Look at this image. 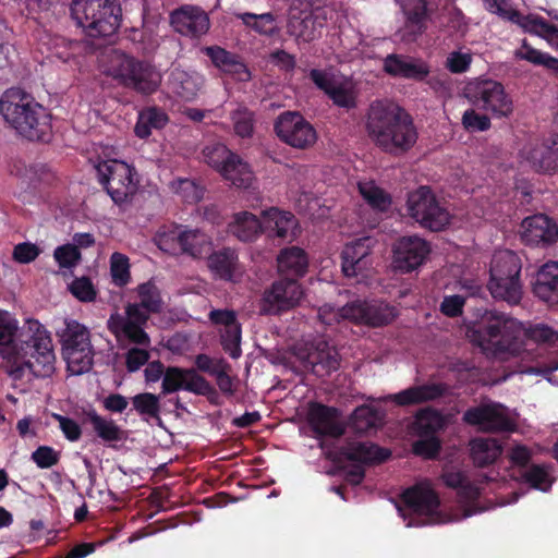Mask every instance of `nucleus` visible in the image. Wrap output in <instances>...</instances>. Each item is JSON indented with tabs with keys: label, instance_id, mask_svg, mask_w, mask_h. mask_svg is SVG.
I'll use <instances>...</instances> for the list:
<instances>
[{
	"label": "nucleus",
	"instance_id": "23",
	"mask_svg": "<svg viewBox=\"0 0 558 558\" xmlns=\"http://www.w3.org/2000/svg\"><path fill=\"white\" fill-rule=\"evenodd\" d=\"M327 23V13L316 8L310 12L293 14L288 24L289 33L305 43L313 41L320 34Z\"/></svg>",
	"mask_w": 558,
	"mask_h": 558
},
{
	"label": "nucleus",
	"instance_id": "7",
	"mask_svg": "<svg viewBox=\"0 0 558 558\" xmlns=\"http://www.w3.org/2000/svg\"><path fill=\"white\" fill-rule=\"evenodd\" d=\"M57 336L68 372L75 376L88 373L95 356L89 329L75 319H65L64 327L57 331Z\"/></svg>",
	"mask_w": 558,
	"mask_h": 558
},
{
	"label": "nucleus",
	"instance_id": "46",
	"mask_svg": "<svg viewBox=\"0 0 558 558\" xmlns=\"http://www.w3.org/2000/svg\"><path fill=\"white\" fill-rule=\"evenodd\" d=\"M407 28L413 35H421L426 29L427 21V1L408 0L405 8Z\"/></svg>",
	"mask_w": 558,
	"mask_h": 558
},
{
	"label": "nucleus",
	"instance_id": "18",
	"mask_svg": "<svg viewBox=\"0 0 558 558\" xmlns=\"http://www.w3.org/2000/svg\"><path fill=\"white\" fill-rule=\"evenodd\" d=\"M181 389L199 396H208L215 391L209 381L199 375L195 368L167 367L161 383L162 395H169Z\"/></svg>",
	"mask_w": 558,
	"mask_h": 558
},
{
	"label": "nucleus",
	"instance_id": "40",
	"mask_svg": "<svg viewBox=\"0 0 558 558\" xmlns=\"http://www.w3.org/2000/svg\"><path fill=\"white\" fill-rule=\"evenodd\" d=\"M532 168L538 172L558 173V137L551 146L533 148L527 156Z\"/></svg>",
	"mask_w": 558,
	"mask_h": 558
},
{
	"label": "nucleus",
	"instance_id": "6",
	"mask_svg": "<svg viewBox=\"0 0 558 558\" xmlns=\"http://www.w3.org/2000/svg\"><path fill=\"white\" fill-rule=\"evenodd\" d=\"M106 73L119 84L141 94H151L159 87L161 75L151 64L138 61L119 50L107 54Z\"/></svg>",
	"mask_w": 558,
	"mask_h": 558
},
{
	"label": "nucleus",
	"instance_id": "11",
	"mask_svg": "<svg viewBox=\"0 0 558 558\" xmlns=\"http://www.w3.org/2000/svg\"><path fill=\"white\" fill-rule=\"evenodd\" d=\"M407 207L409 216L430 231H441L450 222L449 211L440 205L428 186H420L410 193Z\"/></svg>",
	"mask_w": 558,
	"mask_h": 558
},
{
	"label": "nucleus",
	"instance_id": "54",
	"mask_svg": "<svg viewBox=\"0 0 558 558\" xmlns=\"http://www.w3.org/2000/svg\"><path fill=\"white\" fill-rule=\"evenodd\" d=\"M245 25L252 27L262 35L271 36L276 33L275 17L271 13L253 14L242 13L238 15Z\"/></svg>",
	"mask_w": 558,
	"mask_h": 558
},
{
	"label": "nucleus",
	"instance_id": "63",
	"mask_svg": "<svg viewBox=\"0 0 558 558\" xmlns=\"http://www.w3.org/2000/svg\"><path fill=\"white\" fill-rule=\"evenodd\" d=\"M32 460L40 469H49L60 461V452L49 446H39L32 453Z\"/></svg>",
	"mask_w": 558,
	"mask_h": 558
},
{
	"label": "nucleus",
	"instance_id": "60",
	"mask_svg": "<svg viewBox=\"0 0 558 558\" xmlns=\"http://www.w3.org/2000/svg\"><path fill=\"white\" fill-rule=\"evenodd\" d=\"M523 480L533 488L548 490L551 485L548 471L543 465H532L522 473Z\"/></svg>",
	"mask_w": 558,
	"mask_h": 558
},
{
	"label": "nucleus",
	"instance_id": "4",
	"mask_svg": "<svg viewBox=\"0 0 558 558\" xmlns=\"http://www.w3.org/2000/svg\"><path fill=\"white\" fill-rule=\"evenodd\" d=\"M70 12L77 26L93 38L114 35L122 21V9L116 0H73Z\"/></svg>",
	"mask_w": 558,
	"mask_h": 558
},
{
	"label": "nucleus",
	"instance_id": "9",
	"mask_svg": "<svg viewBox=\"0 0 558 558\" xmlns=\"http://www.w3.org/2000/svg\"><path fill=\"white\" fill-rule=\"evenodd\" d=\"M96 170L99 183L113 203L121 208L131 205L140 184L136 170L117 159L99 162Z\"/></svg>",
	"mask_w": 558,
	"mask_h": 558
},
{
	"label": "nucleus",
	"instance_id": "64",
	"mask_svg": "<svg viewBox=\"0 0 558 558\" xmlns=\"http://www.w3.org/2000/svg\"><path fill=\"white\" fill-rule=\"evenodd\" d=\"M149 347L134 345L125 354V365L129 372L138 371L149 360Z\"/></svg>",
	"mask_w": 558,
	"mask_h": 558
},
{
	"label": "nucleus",
	"instance_id": "33",
	"mask_svg": "<svg viewBox=\"0 0 558 558\" xmlns=\"http://www.w3.org/2000/svg\"><path fill=\"white\" fill-rule=\"evenodd\" d=\"M449 390L446 384L432 383L413 386L393 396V401L399 405H412L434 401L444 397Z\"/></svg>",
	"mask_w": 558,
	"mask_h": 558
},
{
	"label": "nucleus",
	"instance_id": "44",
	"mask_svg": "<svg viewBox=\"0 0 558 558\" xmlns=\"http://www.w3.org/2000/svg\"><path fill=\"white\" fill-rule=\"evenodd\" d=\"M221 175L232 185L240 189H247L254 181V174L247 162L243 161L239 155H234Z\"/></svg>",
	"mask_w": 558,
	"mask_h": 558
},
{
	"label": "nucleus",
	"instance_id": "22",
	"mask_svg": "<svg viewBox=\"0 0 558 558\" xmlns=\"http://www.w3.org/2000/svg\"><path fill=\"white\" fill-rule=\"evenodd\" d=\"M374 243L372 238L364 236L344 246L341 267L345 277H355L368 269Z\"/></svg>",
	"mask_w": 558,
	"mask_h": 558
},
{
	"label": "nucleus",
	"instance_id": "32",
	"mask_svg": "<svg viewBox=\"0 0 558 558\" xmlns=\"http://www.w3.org/2000/svg\"><path fill=\"white\" fill-rule=\"evenodd\" d=\"M534 294L547 303H558V263L544 264L535 275L533 281Z\"/></svg>",
	"mask_w": 558,
	"mask_h": 558
},
{
	"label": "nucleus",
	"instance_id": "51",
	"mask_svg": "<svg viewBox=\"0 0 558 558\" xmlns=\"http://www.w3.org/2000/svg\"><path fill=\"white\" fill-rule=\"evenodd\" d=\"M230 119L233 124L235 135L242 138H250L253 136L255 128V114L248 108L239 106L231 111Z\"/></svg>",
	"mask_w": 558,
	"mask_h": 558
},
{
	"label": "nucleus",
	"instance_id": "36",
	"mask_svg": "<svg viewBox=\"0 0 558 558\" xmlns=\"http://www.w3.org/2000/svg\"><path fill=\"white\" fill-rule=\"evenodd\" d=\"M16 332L17 322L8 312L0 311V355L3 359L16 361L24 356L21 354L24 347H19L15 340Z\"/></svg>",
	"mask_w": 558,
	"mask_h": 558
},
{
	"label": "nucleus",
	"instance_id": "56",
	"mask_svg": "<svg viewBox=\"0 0 558 558\" xmlns=\"http://www.w3.org/2000/svg\"><path fill=\"white\" fill-rule=\"evenodd\" d=\"M182 227H174L161 231L156 236V243L160 250L170 254H180L182 243Z\"/></svg>",
	"mask_w": 558,
	"mask_h": 558
},
{
	"label": "nucleus",
	"instance_id": "3",
	"mask_svg": "<svg viewBox=\"0 0 558 558\" xmlns=\"http://www.w3.org/2000/svg\"><path fill=\"white\" fill-rule=\"evenodd\" d=\"M521 332V324L518 320L504 313L485 310L480 322L469 328L468 337L483 351L520 355L522 343L518 340Z\"/></svg>",
	"mask_w": 558,
	"mask_h": 558
},
{
	"label": "nucleus",
	"instance_id": "20",
	"mask_svg": "<svg viewBox=\"0 0 558 558\" xmlns=\"http://www.w3.org/2000/svg\"><path fill=\"white\" fill-rule=\"evenodd\" d=\"M430 252L429 244L416 235L402 236L393 246L395 267L410 272L420 267Z\"/></svg>",
	"mask_w": 558,
	"mask_h": 558
},
{
	"label": "nucleus",
	"instance_id": "55",
	"mask_svg": "<svg viewBox=\"0 0 558 558\" xmlns=\"http://www.w3.org/2000/svg\"><path fill=\"white\" fill-rule=\"evenodd\" d=\"M241 335H242V329H241L240 323L220 330L221 345H222L223 350L232 359H238L242 353V351H241Z\"/></svg>",
	"mask_w": 558,
	"mask_h": 558
},
{
	"label": "nucleus",
	"instance_id": "16",
	"mask_svg": "<svg viewBox=\"0 0 558 558\" xmlns=\"http://www.w3.org/2000/svg\"><path fill=\"white\" fill-rule=\"evenodd\" d=\"M462 421L484 433L511 432L515 428V423L508 415L507 409L492 401L468 409Z\"/></svg>",
	"mask_w": 558,
	"mask_h": 558
},
{
	"label": "nucleus",
	"instance_id": "61",
	"mask_svg": "<svg viewBox=\"0 0 558 558\" xmlns=\"http://www.w3.org/2000/svg\"><path fill=\"white\" fill-rule=\"evenodd\" d=\"M53 257L61 268H72L82 259L80 250L72 244L58 246L53 252Z\"/></svg>",
	"mask_w": 558,
	"mask_h": 558
},
{
	"label": "nucleus",
	"instance_id": "43",
	"mask_svg": "<svg viewBox=\"0 0 558 558\" xmlns=\"http://www.w3.org/2000/svg\"><path fill=\"white\" fill-rule=\"evenodd\" d=\"M168 121V114L162 109L149 107L140 112L134 132L138 137L146 138L151 134L153 129L160 130Z\"/></svg>",
	"mask_w": 558,
	"mask_h": 558
},
{
	"label": "nucleus",
	"instance_id": "41",
	"mask_svg": "<svg viewBox=\"0 0 558 558\" xmlns=\"http://www.w3.org/2000/svg\"><path fill=\"white\" fill-rule=\"evenodd\" d=\"M487 288L494 299L505 301L510 305L519 304L523 294L520 277L506 278L500 282L489 279Z\"/></svg>",
	"mask_w": 558,
	"mask_h": 558
},
{
	"label": "nucleus",
	"instance_id": "45",
	"mask_svg": "<svg viewBox=\"0 0 558 558\" xmlns=\"http://www.w3.org/2000/svg\"><path fill=\"white\" fill-rule=\"evenodd\" d=\"M510 22L520 26L524 32L537 34L547 39L550 32L556 33V26L546 22L543 17L529 14L522 15L518 10L512 12Z\"/></svg>",
	"mask_w": 558,
	"mask_h": 558
},
{
	"label": "nucleus",
	"instance_id": "48",
	"mask_svg": "<svg viewBox=\"0 0 558 558\" xmlns=\"http://www.w3.org/2000/svg\"><path fill=\"white\" fill-rule=\"evenodd\" d=\"M140 303H129L128 305H137L141 311L148 313H159L162 308V299L156 284L151 281L144 282L137 287Z\"/></svg>",
	"mask_w": 558,
	"mask_h": 558
},
{
	"label": "nucleus",
	"instance_id": "29",
	"mask_svg": "<svg viewBox=\"0 0 558 558\" xmlns=\"http://www.w3.org/2000/svg\"><path fill=\"white\" fill-rule=\"evenodd\" d=\"M263 233L268 236L292 240L295 236L296 219L289 211L270 208L263 211Z\"/></svg>",
	"mask_w": 558,
	"mask_h": 558
},
{
	"label": "nucleus",
	"instance_id": "35",
	"mask_svg": "<svg viewBox=\"0 0 558 558\" xmlns=\"http://www.w3.org/2000/svg\"><path fill=\"white\" fill-rule=\"evenodd\" d=\"M521 258L512 251L501 250L494 253L489 266V279L496 281L520 277Z\"/></svg>",
	"mask_w": 558,
	"mask_h": 558
},
{
	"label": "nucleus",
	"instance_id": "12",
	"mask_svg": "<svg viewBox=\"0 0 558 558\" xmlns=\"http://www.w3.org/2000/svg\"><path fill=\"white\" fill-rule=\"evenodd\" d=\"M337 454L339 462H352L344 466L345 480L352 485H359L365 476L364 464L385 461L390 452L368 442H349Z\"/></svg>",
	"mask_w": 558,
	"mask_h": 558
},
{
	"label": "nucleus",
	"instance_id": "1",
	"mask_svg": "<svg viewBox=\"0 0 558 558\" xmlns=\"http://www.w3.org/2000/svg\"><path fill=\"white\" fill-rule=\"evenodd\" d=\"M365 131L375 147L392 157L404 156L418 140L412 116L389 100L371 104L366 113Z\"/></svg>",
	"mask_w": 558,
	"mask_h": 558
},
{
	"label": "nucleus",
	"instance_id": "26",
	"mask_svg": "<svg viewBox=\"0 0 558 558\" xmlns=\"http://www.w3.org/2000/svg\"><path fill=\"white\" fill-rule=\"evenodd\" d=\"M308 423L318 436L339 438L345 432V425L339 418V412L323 404H313L308 412Z\"/></svg>",
	"mask_w": 558,
	"mask_h": 558
},
{
	"label": "nucleus",
	"instance_id": "17",
	"mask_svg": "<svg viewBox=\"0 0 558 558\" xmlns=\"http://www.w3.org/2000/svg\"><path fill=\"white\" fill-rule=\"evenodd\" d=\"M339 314L351 322L371 327L388 325L397 317L393 306L379 301H354L342 306Z\"/></svg>",
	"mask_w": 558,
	"mask_h": 558
},
{
	"label": "nucleus",
	"instance_id": "13",
	"mask_svg": "<svg viewBox=\"0 0 558 558\" xmlns=\"http://www.w3.org/2000/svg\"><path fill=\"white\" fill-rule=\"evenodd\" d=\"M402 500L407 510L416 517L408 522V526L445 522L438 511V496L429 486L420 484L408 488L402 494Z\"/></svg>",
	"mask_w": 558,
	"mask_h": 558
},
{
	"label": "nucleus",
	"instance_id": "37",
	"mask_svg": "<svg viewBox=\"0 0 558 558\" xmlns=\"http://www.w3.org/2000/svg\"><path fill=\"white\" fill-rule=\"evenodd\" d=\"M229 232L242 242H252L263 233L262 221L252 213L239 211L228 225Z\"/></svg>",
	"mask_w": 558,
	"mask_h": 558
},
{
	"label": "nucleus",
	"instance_id": "53",
	"mask_svg": "<svg viewBox=\"0 0 558 558\" xmlns=\"http://www.w3.org/2000/svg\"><path fill=\"white\" fill-rule=\"evenodd\" d=\"M359 191L367 204L376 210L386 211L391 205L390 196L373 182L359 183Z\"/></svg>",
	"mask_w": 558,
	"mask_h": 558
},
{
	"label": "nucleus",
	"instance_id": "2",
	"mask_svg": "<svg viewBox=\"0 0 558 558\" xmlns=\"http://www.w3.org/2000/svg\"><path fill=\"white\" fill-rule=\"evenodd\" d=\"M0 113L20 135L29 141H47L51 134L50 113L20 89H11L3 95Z\"/></svg>",
	"mask_w": 558,
	"mask_h": 558
},
{
	"label": "nucleus",
	"instance_id": "14",
	"mask_svg": "<svg viewBox=\"0 0 558 558\" xmlns=\"http://www.w3.org/2000/svg\"><path fill=\"white\" fill-rule=\"evenodd\" d=\"M274 128L277 136L293 148L307 149L317 141L314 126L295 111H286L279 114Z\"/></svg>",
	"mask_w": 558,
	"mask_h": 558
},
{
	"label": "nucleus",
	"instance_id": "24",
	"mask_svg": "<svg viewBox=\"0 0 558 558\" xmlns=\"http://www.w3.org/2000/svg\"><path fill=\"white\" fill-rule=\"evenodd\" d=\"M203 52L210 59L215 68L220 72L232 76L239 82H248L252 78L251 71L241 56L228 51L220 46L203 48Z\"/></svg>",
	"mask_w": 558,
	"mask_h": 558
},
{
	"label": "nucleus",
	"instance_id": "38",
	"mask_svg": "<svg viewBox=\"0 0 558 558\" xmlns=\"http://www.w3.org/2000/svg\"><path fill=\"white\" fill-rule=\"evenodd\" d=\"M278 271L288 278L302 277L307 269L305 252L296 246L284 248L277 257Z\"/></svg>",
	"mask_w": 558,
	"mask_h": 558
},
{
	"label": "nucleus",
	"instance_id": "30",
	"mask_svg": "<svg viewBox=\"0 0 558 558\" xmlns=\"http://www.w3.org/2000/svg\"><path fill=\"white\" fill-rule=\"evenodd\" d=\"M169 88L185 101L194 100L204 85V77L195 72L174 68L169 76Z\"/></svg>",
	"mask_w": 558,
	"mask_h": 558
},
{
	"label": "nucleus",
	"instance_id": "59",
	"mask_svg": "<svg viewBox=\"0 0 558 558\" xmlns=\"http://www.w3.org/2000/svg\"><path fill=\"white\" fill-rule=\"evenodd\" d=\"M327 95L338 107L349 110L356 106L353 88L347 83L337 82Z\"/></svg>",
	"mask_w": 558,
	"mask_h": 558
},
{
	"label": "nucleus",
	"instance_id": "52",
	"mask_svg": "<svg viewBox=\"0 0 558 558\" xmlns=\"http://www.w3.org/2000/svg\"><path fill=\"white\" fill-rule=\"evenodd\" d=\"M380 411L368 405H362L355 409L352 415V425L359 433H366L376 427L381 422Z\"/></svg>",
	"mask_w": 558,
	"mask_h": 558
},
{
	"label": "nucleus",
	"instance_id": "31",
	"mask_svg": "<svg viewBox=\"0 0 558 558\" xmlns=\"http://www.w3.org/2000/svg\"><path fill=\"white\" fill-rule=\"evenodd\" d=\"M207 267L215 277L226 281H234L242 272L238 253L230 247L213 252L207 257Z\"/></svg>",
	"mask_w": 558,
	"mask_h": 558
},
{
	"label": "nucleus",
	"instance_id": "27",
	"mask_svg": "<svg viewBox=\"0 0 558 558\" xmlns=\"http://www.w3.org/2000/svg\"><path fill=\"white\" fill-rule=\"evenodd\" d=\"M384 71L393 77L414 81H423L430 72L424 61L397 53L384 59Z\"/></svg>",
	"mask_w": 558,
	"mask_h": 558
},
{
	"label": "nucleus",
	"instance_id": "34",
	"mask_svg": "<svg viewBox=\"0 0 558 558\" xmlns=\"http://www.w3.org/2000/svg\"><path fill=\"white\" fill-rule=\"evenodd\" d=\"M339 366L340 359L337 350L326 342L319 343L316 350L307 355L306 367L319 377L329 375L337 371Z\"/></svg>",
	"mask_w": 558,
	"mask_h": 558
},
{
	"label": "nucleus",
	"instance_id": "49",
	"mask_svg": "<svg viewBox=\"0 0 558 558\" xmlns=\"http://www.w3.org/2000/svg\"><path fill=\"white\" fill-rule=\"evenodd\" d=\"M444 426L445 418L437 410L423 409L416 414L415 429L420 436H435Z\"/></svg>",
	"mask_w": 558,
	"mask_h": 558
},
{
	"label": "nucleus",
	"instance_id": "42",
	"mask_svg": "<svg viewBox=\"0 0 558 558\" xmlns=\"http://www.w3.org/2000/svg\"><path fill=\"white\" fill-rule=\"evenodd\" d=\"M210 238L199 229H183L180 254L201 258L210 251Z\"/></svg>",
	"mask_w": 558,
	"mask_h": 558
},
{
	"label": "nucleus",
	"instance_id": "5",
	"mask_svg": "<svg viewBox=\"0 0 558 558\" xmlns=\"http://www.w3.org/2000/svg\"><path fill=\"white\" fill-rule=\"evenodd\" d=\"M106 73L119 84L141 94H151L159 87L161 75L151 64L138 61L119 50L107 54Z\"/></svg>",
	"mask_w": 558,
	"mask_h": 558
},
{
	"label": "nucleus",
	"instance_id": "62",
	"mask_svg": "<svg viewBox=\"0 0 558 558\" xmlns=\"http://www.w3.org/2000/svg\"><path fill=\"white\" fill-rule=\"evenodd\" d=\"M69 289L81 302H93L96 299L97 292L88 277L76 278Z\"/></svg>",
	"mask_w": 558,
	"mask_h": 558
},
{
	"label": "nucleus",
	"instance_id": "58",
	"mask_svg": "<svg viewBox=\"0 0 558 558\" xmlns=\"http://www.w3.org/2000/svg\"><path fill=\"white\" fill-rule=\"evenodd\" d=\"M523 333L527 340L535 343H542L548 347H558V331L547 325L537 324L526 329Z\"/></svg>",
	"mask_w": 558,
	"mask_h": 558
},
{
	"label": "nucleus",
	"instance_id": "28",
	"mask_svg": "<svg viewBox=\"0 0 558 558\" xmlns=\"http://www.w3.org/2000/svg\"><path fill=\"white\" fill-rule=\"evenodd\" d=\"M84 423L89 424L94 434L112 447H114V444L128 439V430L123 429L111 417L98 414L94 409L84 412Z\"/></svg>",
	"mask_w": 558,
	"mask_h": 558
},
{
	"label": "nucleus",
	"instance_id": "57",
	"mask_svg": "<svg viewBox=\"0 0 558 558\" xmlns=\"http://www.w3.org/2000/svg\"><path fill=\"white\" fill-rule=\"evenodd\" d=\"M110 272L116 286L128 284L131 279L129 258L121 253H113L110 258Z\"/></svg>",
	"mask_w": 558,
	"mask_h": 558
},
{
	"label": "nucleus",
	"instance_id": "15",
	"mask_svg": "<svg viewBox=\"0 0 558 558\" xmlns=\"http://www.w3.org/2000/svg\"><path fill=\"white\" fill-rule=\"evenodd\" d=\"M303 294V289L295 278H280L264 291L260 312L267 315L287 312L299 305Z\"/></svg>",
	"mask_w": 558,
	"mask_h": 558
},
{
	"label": "nucleus",
	"instance_id": "19",
	"mask_svg": "<svg viewBox=\"0 0 558 558\" xmlns=\"http://www.w3.org/2000/svg\"><path fill=\"white\" fill-rule=\"evenodd\" d=\"M472 101L478 108L496 117H508L513 111V102L504 86L496 81H482L474 87Z\"/></svg>",
	"mask_w": 558,
	"mask_h": 558
},
{
	"label": "nucleus",
	"instance_id": "47",
	"mask_svg": "<svg viewBox=\"0 0 558 558\" xmlns=\"http://www.w3.org/2000/svg\"><path fill=\"white\" fill-rule=\"evenodd\" d=\"M132 404L134 410L146 422L154 418L159 425L162 424L160 417V400L158 396L150 392L138 393L132 398Z\"/></svg>",
	"mask_w": 558,
	"mask_h": 558
},
{
	"label": "nucleus",
	"instance_id": "8",
	"mask_svg": "<svg viewBox=\"0 0 558 558\" xmlns=\"http://www.w3.org/2000/svg\"><path fill=\"white\" fill-rule=\"evenodd\" d=\"M21 340L26 349L21 351L24 356L29 354V359L25 361L27 369L37 378H47L54 373L56 355L53 352L52 340L49 332L36 319H27L25 330L22 331Z\"/></svg>",
	"mask_w": 558,
	"mask_h": 558
},
{
	"label": "nucleus",
	"instance_id": "50",
	"mask_svg": "<svg viewBox=\"0 0 558 558\" xmlns=\"http://www.w3.org/2000/svg\"><path fill=\"white\" fill-rule=\"evenodd\" d=\"M202 154L204 161L211 168L216 169L220 174L235 155L221 143H214L205 146Z\"/></svg>",
	"mask_w": 558,
	"mask_h": 558
},
{
	"label": "nucleus",
	"instance_id": "39",
	"mask_svg": "<svg viewBox=\"0 0 558 558\" xmlns=\"http://www.w3.org/2000/svg\"><path fill=\"white\" fill-rule=\"evenodd\" d=\"M471 457L480 468L494 463L502 452L501 445L495 438H475L470 442Z\"/></svg>",
	"mask_w": 558,
	"mask_h": 558
},
{
	"label": "nucleus",
	"instance_id": "21",
	"mask_svg": "<svg viewBox=\"0 0 558 558\" xmlns=\"http://www.w3.org/2000/svg\"><path fill=\"white\" fill-rule=\"evenodd\" d=\"M170 22L177 33L190 38L202 37L210 27L208 14L201 7L190 4L174 10Z\"/></svg>",
	"mask_w": 558,
	"mask_h": 558
},
{
	"label": "nucleus",
	"instance_id": "25",
	"mask_svg": "<svg viewBox=\"0 0 558 558\" xmlns=\"http://www.w3.org/2000/svg\"><path fill=\"white\" fill-rule=\"evenodd\" d=\"M521 236L530 245H548L557 241L558 227L546 215H534L522 221Z\"/></svg>",
	"mask_w": 558,
	"mask_h": 558
},
{
	"label": "nucleus",
	"instance_id": "10",
	"mask_svg": "<svg viewBox=\"0 0 558 558\" xmlns=\"http://www.w3.org/2000/svg\"><path fill=\"white\" fill-rule=\"evenodd\" d=\"M148 319V313L141 311L137 305H126L123 313L110 315L107 328L122 348L130 344L150 347V338L145 331Z\"/></svg>",
	"mask_w": 558,
	"mask_h": 558
}]
</instances>
